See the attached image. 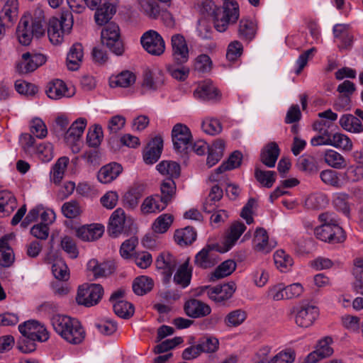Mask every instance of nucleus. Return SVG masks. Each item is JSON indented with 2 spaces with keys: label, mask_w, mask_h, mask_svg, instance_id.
Segmentation results:
<instances>
[{
  "label": "nucleus",
  "mask_w": 363,
  "mask_h": 363,
  "mask_svg": "<svg viewBox=\"0 0 363 363\" xmlns=\"http://www.w3.org/2000/svg\"><path fill=\"white\" fill-rule=\"evenodd\" d=\"M256 22L248 18H242L238 24V35L239 38L247 43L252 41L257 34Z\"/></svg>",
  "instance_id": "19"
},
{
  "label": "nucleus",
  "mask_w": 363,
  "mask_h": 363,
  "mask_svg": "<svg viewBox=\"0 0 363 363\" xmlns=\"http://www.w3.org/2000/svg\"><path fill=\"white\" fill-rule=\"evenodd\" d=\"M198 346L201 353H214L219 348V341L215 337L204 336L199 340Z\"/></svg>",
  "instance_id": "55"
},
{
  "label": "nucleus",
  "mask_w": 363,
  "mask_h": 363,
  "mask_svg": "<svg viewBox=\"0 0 363 363\" xmlns=\"http://www.w3.org/2000/svg\"><path fill=\"white\" fill-rule=\"evenodd\" d=\"M225 142L222 139H217L208 149L206 164L209 167H213L220 161L223 155Z\"/></svg>",
  "instance_id": "34"
},
{
  "label": "nucleus",
  "mask_w": 363,
  "mask_h": 363,
  "mask_svg": "<svg viewBox=\"0 0 363 363\" xmlns=\"http://www.w3.org/2000/svg\"><path fill=\"white\" fill-rule=\"evenodd\" d=\"M172 222L173 216L171 214H162L155 220L152 229L155 233H164L169 228Z\"/></svg>",
  "instance_id": "60"
},
{
  "label": "nucleus",
  "mask_w": 363,
  "mask_h": 363,
  "mask_svg": "<svg viewBox=\"0 0 363 363\" xmlns=\"http://www.w3.org/2000/svg\"><path fill=\"white\" fill-rule=\"evenodd\" d=\"M53 330L67 342L78 345L83 342L85 331L75 318L62 315H54L50 319Z\"/></svg>",
  "instance_id": "1"
},
{
  "label": "nucleus",
  "mask_w": 363,
  "mask_h": 363,
  "mask_svg": "<svg viewBox=\"0 0 363 363\" xmlns=\"http://www.w3.org/2000/svg\"><path fill=\"white\" fill-rule=\"evenodd\" d=\"M157 169L162 175L168 176L167 179L174 180L180 176L181 167L179 163L170 161L164 160L157 165Z\"/></svg>",
  "instance_id": "36"
},
{
  "label": "nucleus",
  "mask_w": 363,
  "mask_h": 363,
  "mask_svg": "<svg viewBox=\"0 0 363 363\" xmlns=\"http://www.w3.org/2000/svg\"><path fill=\"white\" fill-rule=\"evenodd\" d=\"M16 207V199L13 194L7 190L0 191V213L8 216Z\"/></svg>",
  "instance_id": "37"
},
{
  "label": "nucleus",
  "mask_w": 363,
  "mask_h": 363,
  "mask_svg": "<svg viewBox=\"0 0 363 363\" xmlns=\"http://www.w3.org/2000/svg\"><path fill=\"white\" fill-rule=\"evenodd\" d=\"M274 260L277 269L282 272L289 270L294 264L291 257L282 250H279L275 252Z\"/></svg>",
  "instance_id": "50"
},
{
  "label": "nucleus",
  "mask_w": 363,
  "mask_h": 363,
  "mask_svg": "<svg viewBox=\"0 0 363 363\" xmlns=\"http://www.w3.org/2000/svg\"><path fill=\"white\" fill-rule=\"evenodd\" d=\"M143 48L150 55L160 56L165 50V43L162 37L155 30H150L141 37Z\"/></svg>",
  "instance_id": "7"
},
{
  "label": "nucleus",
  "mask_w": 363,
  "mask_h": 363,
  "mask_svg": "<svg viewBox=\"0 0 363 363\" xmlns=\"http://www.w3.org/2000/svg\"><path fill=\"white\" fill-rule=\"evenodd\" d=\"M87 269L92 272L95 279L106 277L114 272V267L109 262L99 263L95 259L88 262Z\"/></svg>",
  "instance_id": "26"
},
{
  "label": "nucleus",
  "mask_w": 363,
  "mask_h": 363,
  "mask_svg": "<svg viewBox=\"0 0 363 363\" xmlns=\"http://www.w3.org/2000/svg\"><path fill=\"white\" fill-rule=\"evenodd\" d=\"M167 206L162 199L157 194L144 199L140 206V211L143 214L158 213L164 210Z\"/></svg>",
  "instance_id": "22"
},
{
  "label": "nucleus",
  "mask_w": 363,
  "mask_h": 363,
  "mask_svg": "<svg viewBox=\"0 0 363 363\" xmlns=\"http://www.w3.org/2000/svg\"><path fill=\"white\" fill-rule=\"evenodd\" d=\"M135 82V75L129 71H125L122 72L114 78L111 79L110 85L112 87H128L133 84Z\"/></svg>",
  "instance_id": "56"
},
{
  "label": "nucleus",
  "mask_w": 363,
  "mask_h": 363,
  "mask_svg": "<svg viewBox=\"0 0 363 363\" xmlns=\"http://www.w3.org/2000/svg\"><path fill=\"white\" fill-rule=\"evenodd\" d=\"M255 177L257 182L266 188H271L276 181L275 172L263 171L257 167L255 170Z\"/></svg>",
  "instance_id": "58"
},
{
  "label": "nucleus",
  "mask_w": 363,
  "mask_h": 363,
  "mask_svg": "<svg viewBox=\"0 0 363 363\" xmlns=\"http://www.w3.org/2000/svg\"><path fill=\"white\" fill-rule=\"evenodd\" d=\"M84 53L81 43H74L72 45L67 56V67L70 70H77L82 62Z\"/></svg>",
  "instance_id": "29"
},
{
  "label": "nucleus",
  "mask_w": 363,
  "mask_h": 363,
  "mask_svg": "<svg viewBox=\"0 0 363 363\" xmlns=\"http://www.w3.org/2000/svg\"><path fill=\"white\" fill-rule=\"evenodd\" d=\"M86 121L84 118H80L77 119L62 135H64L66 143L80 140V138L86 128Z\"/></svg>",
  "instance_id": "30"
},
{
  "label": "nucleus",
  "mask_w": 363,
  "mask_h": 363,
  "mask_svg": "<svg viewBox=\"0 0 363 363\" xmlns=\"http://www.w3.org/2000/svg\"><path fill=\"white\" fill-rule=\"evenodd\" d=\"M172 138L174 150L178 153L186 155L192 140L189 128L182 123L176 124L172 130Z\"/></svg>",
  "instance_id": "6"
},
{
  "label": "nucleus",
  "mask_w": 363,
  "mask_h": 363,
  "mask_svg": "<svg viewBox=\"0 0 363 363\" xmlns=\"http://www.w3.org/2000/svg\"><path fill=\"white\" fill-rule=\"evenodd\" d=\"M174 239L179 245H191L196 239V232L194 228L188 226L182 230H177L174 234Z\"/></svg>",
  "instance_id": "46"
},
{
  "label": "nucleus",
  "mask_w": 363,
  "mask_h": 363,
  "mask_svg": "<svg viewBox=\"0 0 363 363\" xmlns=\"http://www.w3.org/2000/svg\"><path fill=\"white\" fill-rule=\"evenodd\" d=\"M122 166L117 162L107 164L99 169L97 178L103 184H108L115 180L122 172Z\"/></svg>",
  "instance_id": "20"
},
{
  "label": "nucleus",
  "mask_w": 363,
  "mask_h": 363,
  "mask_svg": "<svg viewBox=\"0 0 363 363\" xmlns=\"http://www.w3.org/2000/svg\"><path fill=\"white\" fill-rule=\"evenodd\" d=\"M318 308L316 306L306 305L297 312L295 318L296 323L302 328H308L313 325L318 316Z\"/></svg>",
  "instance_id": "15"
},
{
  "label": "nucleus",
  "mask_w": 363,
  "mask_h": 363,
  "mask_svg": "<svg viewBox=\"0 0 363 363\" xmlns=\"http://www.w3.org/2000/svg\"><path fill=\"white\" fill-rule=\"evenodd\" d=\"M247 318V313L242 309H235L228 313L224 318L227 327L236 328L242 324Z\"/></svg>",
  "instance_id": "51"
},
{
  "label": "nucleus",
  "mask_w": 363,
  "mask_h": 363,
  "mask_svg": "<svg viewBox=\"0 0 363 363\" xmlns=\"http://www.w3.org/2000/svg\"><path fill=\"white\" fill-rule=\"evenodd\" d=\"M161 194L159 196L167 206L172 202L176 194V184L174 180L167 179L163 181L160 186Z\"/></svg>",
  "instance_id": "49"
},
{
  "label": "nucleus",
  "mask_w": 363,
  "mask_h": 363,
  "mask_svg": "<svg viewBox=\"0 0 363 363\" xmlns=\"http://www.w3.org/2000/svg\"><path fill=\"white\" fill-rule=\"evenodd\" d=\"M278 145L272 142L262 150L260 154L261 162L268 167H274L279 155Z\"/></svg>",
  "instance_id": "28"
},
{
  "label": "nucleus",
  "mask_w": 363,
  "mask_h": 363,
  "mask_svg": "<svg viewBox=\"0 0 363 363\" xmlns=\"http://www.w3.org/2000/svg\"><path fill=\"white\" fill-rule=\"evenodd\" d=\"M139 11L152 19H156L160 15V8L155 0H137Z\"/></svg>",
  "instance_id": "39"
},
{
  "label": "nucleus",
  "mask_w": 363,
  "mask_h": 363,
  "mask_svg": "<svg viewBox=\"0 0 363 363\" xmlns=\"http://www.w3.org/2000/svg\"><path fill=\"white\" fill-rule=\"evenodd\" d=\"M331 146L350 152L352 150L353 145L350 138L342 133H336L331 136Z\"/></svg>",
  "instance_id": "57"
},
{
  "label": "nucleus",
  "mask_w": 363,
  "mask_h": 363,
  "mask_svg": "<svg viewBox=\"0 0 363 363\" xmlns=\"http://www.w3.org/2000/svg\"><path fill=\"white\" fill-rule=\"evenodd\" d=\"M154 286L152 279L141 276L137 277L133 283V291L138 296H143L150 292Z\"/></svg>",
  "instance_id": "44"
},
{
  "label": "nucleus",
  "mask_w": 363,
  "mask_h": 363,
  "mask_svg": "<svg viewBox=\"0 0 363 363\" xmlns=\"http://www.w3.org/2000/svg\"><path fill=\"white\" fill-rule=\"evenodd\" d=\"M54 277L60 281H67L69 278V270L65 261L61 258L56 259L52 265Z\"/></svg>",
  "instance_id": "53"
},
{
  "label": "nucleus",
  "mask_w": 363,
  "mask_h": 363,
  "mask_svg": "<svg viewBox=\"0 0 363 363\" xmlns=\"http://www.w3.org/2000/svg\"><path fill=\"white\" fill-rule=\"evenodd\" d=\"M196 98L204 101H219L221 99V93L211 81H204L194 91Z\"/></svg>",
  "instance_id": "16"
},
{
  "label": "nucleus",
  "mask_w": 363,
  "mask_h": 363,
  "mask_svg": "<svg viewBox=\"0 0 363 363\" xmlns=\"http://www.w3.org/2000/svg\"><path fill=\"white\" fill-rule=\"evenodd\" d=\"M350 195L339 192L334 195L333 205L339 212L345 215L347 218H350V205L349 203Z\"/></svg>",
  "instance_id": "41"
},
{
  "label": "nucleus",
  "mask_w": 363,
  "mask_h": 363,
  "mask_svg": "<svg viewBox=\"0 0 363 363\" xmlns=\"http://www.w3.org/2000/svg\"><path fill=\"white\" fill-rule=\"evenodd\" d=\"M18 14V0H7L1 9V15L4 19H7L10 23L17 20Z\"/></svg>",
  "instance_id": "52"
},
{
  "label": "nucleus",
  "mask_w": 363,
  "mask_h": 363,
  "mask_svg": "<svg viewBox=\"0 0 363 363\" xmlns=\"http://www.w3.org/2000/svg\"><path fill=\"white\" fill-rule=\"evenodd\" d=\"M340 125L346 131L352 133H363V125L360 120L354 115L344 114L339 121Z\"/></svg>",
  "instance_id": "31"
},
{
  "label": "nucleus",
  "mask_w": 363,
  "mask_h": 363,
  "mask_svg": "<svg viewBox=\"0 0 363 363\" xmlns=\"http://www.w3.org/2000/svg\"><path fill=\"white\" fill-rule=\"evenodd\" d=\"M189 259L188 258L177 269L174 276V281L182 288L187 287L191 282L192 270L189 269Z\"/></svg>",
  "instance_id": "35"
},
{
  "label": "nucleus",
  "mask_w": 363,
  "mask_h": 363,
  "mask_svg": "<svg viewBox=\"0 0 363 363\" xmlns=\"http://www.w3.org/2000/svg\"><path fill=\"white\" fill-rule=\"evenodd\" d=\"M184 310L186 315L193 318L206 316L211 312V308L208 304L195 298L186 301Z\"/></svg>",
  "instance_id": "14"
},
{
  "label": "nucleus",
  "mask_w": 363,
  "mask_h": 363,
  "mask_svg": "<svg viewBox=\"0 0 363 363\" xmlns=\"http://www.w3.org/2000/svg\"><path fill=\"white\" fill-rule=\"evenodd\" d=\"M19 43L23 45H28L34 36L30 27V17L23 16L21 18L16 30Z\"/></svg>",
  "instance_id": "32"
},
{
  "label": "nucleus",
  "mask_w": 363,
  "mask_h": 363,
  "mask_svg": "<svg viewBox=\"0 0 363 363\" xmlns=\"http://www.w3.org/2000/svg\"><path fill=\"white\" fill-rule=\"evenodd\" d=\"M296 359V352L294 350L289 348L280 351L268 363H294Z\"/></svg>",
  "instance_id": "63"
},
{
  "label": "nucleus",
  "mask_w": 363,
  "mask_h": 363,
  "mask_svg": "<svg viewBox=\"0 0 363 363\" xmlns=\"http://www.w3.org/2000/svg\"><path fill=\"white\" fill-rule=\"evenodd\" d=\"M101 40L102 44L116 55L123 53L124 47L121 39L120 29L116 23L110 22L105 25L101 32Z\"/></svg>",
  "instance_id": "4"
},
{
  "label": "nucleus",
  "mask_w": 363,
  "mask_h": 363,
  "mask_svg": "<svg viewBox=\"0 0 363 363\" xmlns=\"http://www.w3.org/2000/svg\"><path fill=\"white\" fill-rule=\"evenodd\" d=\"M114 313L120 318L128 319L134 314L135 308L132 303L125 301H118L113 303Z\"/></svg>",
  "instance_id": "54"
},
{
  "label": "nucleus",
  "mask_w": 363,
  "mask_h": 363,
  "mask_svg": "<svg viewBox=\"0 0 363 363\" xmlns=\"http://www.w3.org/2000/svg\"><path fill=\"white\" fill-rule=\"evenodd\" d=\"M145 189L143 184H134L130 187L123 196L124 206L130 209L135 208L143 196Z\"/></svg>",
  "instance_id": "21"
},
{
  "label": "nucleus",
  "mask_w": 363,
  "mask_h": 363,
  "mask_svg": "<svg viewBox=\"0 0 363 363\" xmlns=\"http://www.w3.org/2000/svg\"><path fill=\"white\" fill-rule=\"evenodd\" d=\"M163 148L161 136L155 137L147 145L143 152V160L146 164L155 163L160 157Z\"/></svg>",
  "instance_id": "17"
},
{
  "label": "nucleus",
  "mask_w": 363,
  "mask_h": 363,
  "mask_svg": "<svg viewBox=\"0 0 363 363\" xmlns=\"http://www.w3.org/2000/svg\"><path fill=\"white\" fill-rule=\"evenodd\" d=\"M314 233L318 239L333 244L342 242L346 238L345 233L340 225L331 227L320 225L315 228Z\"/></svg>",
  "instance_id": "10"
},
{
  "label": "nucleus",
  "mask_w": 363,
  "mask_h": 363,
  "mask_svg": "<svg viewBox=\"0 0 363 363\" xmlns=\"http://www.w3.org/2000/svg\"><path fill=\"white\" fill-rule=\"evenodd\" d=\"M164 82V74L161 70L147 71L144 74L143 88L147 90H157Z\"/></svg>",
  "instance_id": "25"
},
{
  "label": "nucleus",
  "mask_w": 363,
  "mask_h": 363,
  "mask_svg": "<svg viewBox=\"0 0 363 363\" xmlns=\"http://www.w3.org/2000/svg\"><path fill=\"white\" fill-rule=\"evenodd\" d=\"M245 229V224L240 222H236L230 226V232L224 241V245L226 246L225 251L229 250L235 245Z\"/></svg>",
  "instance_id": "43"
},
{
  "label": "nucleus",
  "mask_w": 363,
  "mask_h": 363,
  "mask_svg": "<svg viewBox=\"0 0 363 363\" xmlns=\"http://www.w3.org/2000/svg\"><path fill=\"white\" fill-rule=\"evenodd\" d=\"M320 177L322 182L329 186L340 188L342 182L339 177V173L333 169H325L320 172Z\"/></svg>",
  "instance_id": "61"
},
{
  "label": "nucleus",
  "mask_w": 363,
  "mask_h": 363,
  "mask_svg": "<svg viewBox=\"0 0 363 363\" xmlns=\"http://www.w3.org/2000/svg\"><path fill=\"white\" fill-rule=\"evenodd\" d=\"M236 289L235 283L228 282L216 286H205L201 288V291L206 293L208 297L216 303H223L230 299Z\"/></svg>",
  "instance_id": "8"
},
{
  "label": "nucleus",
  "mask_w": 363,
  "mask_h": 363,
  "mask_svg": "<svg viewBox=\"0 0 363 363\" xmlns=\"http://www.w3.org/2000/svg\"><path fill=\"white\" fill-rule=\"evenodd\" d=\"M7 235L0 239V265L4 267H10L14 261L12 249L9 245Z\"/></svg>",
  "instance_id": "38"
},
{
  "label": "nucleus",
  "mask_w": 363,
  "mask_h": 363,
  "mask_svg": "<svg viewBox=\"0 0 363 363\" xmlns=\"http://www.w3.org/2000/svg\"><path fill=\"white\" fill-rule=\"evenodd\" d=\"M104 295V288L99 284H86L78 288L76 301L79 305L90 307L96 305Z\"/></svg>",
  "instance_id": "5"
},
{
  "label": "nucleus",
  "mask_w": 363,
  "mask_h": 363,
  "mask_svg": "<svg viewBox=\"0 0 363 363\" xmlns=\"http://www.w3.org/2000/svg\"><path fill=\"white\" fill-rule=\"evenodd\" d=\"M172 55L174 62L178 65L186 63L189 58V50L184 37L182 34H174L171 38Z\"/></svg>",
  "instance_id": "11"
},
{
  "label": "nucleus",
  "mask_w": 363,
  "mask_h": 363,
  "mask_svg": "<svg viewBox=\"0 0 363 363\" xmlns=\"http://www.w3.org/2000/svg\"><path fill=\"white\" fill-rule=\"evenodd\" d=\"M125 220L124 211L118 208L113 211L108 225V233L113 237H117L122 231Z\"/></svg>",
  "instance_id": "27"
},
{
  "label": "nucleus",
  "mask_w": 363,
  "mask_h": 363,
  "mask_svg": "<svg viewBox=\"0 0 363 363\" xmlns=\"http://www.w3.org/2000/svg\"><path fill=\"white\" fill-rule=\"evenodd\" d=\"M155 263L159 269L163 270L164 281H169L177 265L175 257L169 252H162L159 255Z\"/></svg>",
  "instance_id": "18"
},
{
  "label": "nucleus",
  "mask_w": 363,
  "mask_h": 363,
  "mask_svg": "<svg viewBox=\"0 0 363 363\" xmlns=\"http://www.w3.org/2000/svg\"><path fill=\"white\" fill-rule=\"evenodd\" d=\"M212 61L210 57L206 54L197 56L194 60V69L199 73H208L212 69Z\"/></svg>",
  "instance_id": "62"
},
{
  "label": "nucleus",
  "mask_w": 363,
  "mask_h": 363,
  "mask_svg": "<svg viewBox=\"0 0 363 363\" xmlns=\"http://www.w3.org/2000/svg\"><path fill=\"white\" fill-rule=\"evenodd\" d=\"M201 128L206 133L211 135H218L222 131L221 123L216 118H206L202 122Z\"/></svg>",
  "instance_id": "64"
},
{
  "label": "nucleus",
  "mask_w": 363,
  "mask_h": 363,
  "mask_svg": "<svg viewBox=\"0 0 363 363\" xmlns=\"http://www.w3.org/2000/svg\"><path fill=\"white\" fill-rule=\"evenodd\" d=\"M104 232V228L102 225L91 224L78 228L77 235L84 241H94L100 238Z\"/></svg>",
  "instance_id": "24"
},
{
  "label": "nucleus",
  "mask_w": 363,
  "mask_h": 363,
  "mask_svg": "<svg viewBox=\"0 0 363 363\" xmlns=\"http://www.w3.org/2000/svg\"><path fill=\"white\" fill-rule=\"evenodd\" d=\"M18 330L22 336L28 337L31 340L45 342L49 338L48 330L43 325L34 320H30L20 324Z\"/></svg>",
  "instance_id": "12"
},
{
  "label": "nucleus",
  "mask_w": 363,
  "mask_h": 363,
  "mask_svg": "<svg viewBox=\"0 0 363 363\" xmlns=\"http://www.w3.org/2000/svg\"><path fill=\"white\" fill-rule=\"evenodd\" d=\"M73 26V16L69 11H63L59 17L54 16L49 20L48 35L50 42L57 45L63 41L64 35L69 34Z\"/></svg>",
  "instance_id": "2"
},
{
  "label": "nucleus",
  "mask_w": 363,
  "mask_h": 363,
  "mask_svg": "<svg viewBox=\"0 0 363 363\" xmlns=\"http://www.w3.org/2000/svg\"><path fill=\"white\" fill-rule=\"evenodd\" d=\"M67 88L63 81L55 79L50 82L45 89L47 96L51 99L57 100L64 96H68L67 94Z\"/></svg>",
  "instance_id": "33"
},
{
  "label": "nucleus",
  "mask_w": 363,
  "mask_h": 363,
  "mask_svg": "<svg viewBox=\"0 0 363 363\" xmlns=\"http://www.w3.org/2000/svg\"><path fill=\"white\" fill-rule=\"evenodd\" d=\"M240 16L239 6L236 1H225L222 7L213 11V25L215 29L225 32L229 25L237 22Z\"/></svg>",
  "instance_id": "3"
},
{
  "label": "nucleus",
  "mask_w": 363,
  "mask_h": 363,
  "mask_svg": "<svg viewBox=\"0 0 363 363\" xmlns=\"http://www.w3.org/2000/svg\"><path fill=\"white\" fill-rule=\"evenodd\" d=\"M45 62L46 57L42 54L26 52L23 54L22 59L17 64L16 68L19 73L27 74L33 72Z\"/></svg>",
  "instance_id": "13"
},
{
  "label": "nucleus",
  "mask_w": 363,
  "mask_h": 363,
  "mask_svg": "<svg viewBox=\"0 0 363 363\" xmlns=\"http://www.w3.org/2000/svg\"><path fill=\"white\" fill-rule=\"evenodd\" d=\"M69 163V159L67 157H62L52 167L50 173V180L55 184H59L64 177L65 170Z\"/></svg>",
  "instance_id": "48"
},
{
  "label": "nucleus",
  "mask_w": 363,
  "mask_h": 363,
  "mask_svg": "<svg viewBox=\"0 0 363 363\" xmlns=\"http://www.w3.org/2000/svg\"><path fill=\"white\" fill-rule=\"evenodd\" d=\"M30 19L31 24L30 27L33 35L36 38L41 37L45 33L43 11L40 9H35L33 16L30 18Z\"/></svg>",
  "instance_id": "42"
},
{
  "label": "nucleus",
  "mask_w": 363,
  "mask_h": 363,
  "mask_svg": "<svg viewBox=\"0 0 363 363\" xmlns=\"http://www.w3.org/2000/svg\"><path fill=\"white\" fill-rule=\"evenodd\" d=\"M236 269V263L231 259L222 262L211 274L210 280L216 281L230 275Z\"/></svg>",
  "instance_id": "40"
},
{
  "label": "nucleus",
  "mask_w": 363,
  "mask_h": 363,
  "mask_svg": "<svg viewBox=\"0 0 363 363\" xmlns=\"http://www.w3.org/2000/svg\"><path fill=\"white\" fill-rule=\"evenodd\" d=\"M324 160L328 165L335 169H341L347 166V162L345 157L333 150L325 151Z\"/></svg>",
  "instance_id": "47"
},
{
  "label": "nucleus",
  "mask_w": 363,
  "mask_h": 363,
  "mask_svg": "<svg viewBox=\"0 0 363 363\" xmlns=\"http://www.w3.org/2000/svg\"><path fill=\"white\" fill-rule=\"evenodd\" d=\"M332 341V338L330 337H326L319 341L316 350L312 352L316 354L315 357L318 360L328 357L333 353V350L330 345Z\"/></svg>",
  "instance_id": "59"
},
{
  "label": "nucleus",
  "mask_w": 363,
  "mask_h": 363,
  "mask_svg": "<svg viewBox=\"0 0 363 363\" xmlns=\"http://www.w3.org/2000/svg\"><path fill=\"white\" fill-rule=\"evenodd\" d=\"M115 5H109L106 3H103V5L96 9L95 13V21L99 25H106L108 21L112 18L113 14L116 13Z\"/></svg>",
  "instance_id": "45"
},
{
  "label": "nucleus",
  "mask_w": 363,
  "mask_h": 363,
  "mask_svg": "<svg viewBox=\"0 0 363 363\" xmlns=\"http://www.w3.org/2000/svg\"><path fill=\"white\" fill-rule=\"evenodd\" d=\"M253 244L256 251L263 253H269L275 246L274 243L269 241L267 232L263 228L256 229L253 238Z\"/></svg>",
  "instance_id": "23"
},
{
  "label": "nucleus",
  "mask_w": 363,
  "mask_h": 363,
  "mask_svg": "<svg viewBox=\"0 0 363 363\" xmlns=\"http://www.w3.org/2000/svg\"><path fill=\"white\" fill-rule=\"evenodd\" d=\"M218 245H206L195 256L194 264L201 269H208L215 266L219 261Z\"/></svg>",
  "instance_id": "9"
}]
</instances>
